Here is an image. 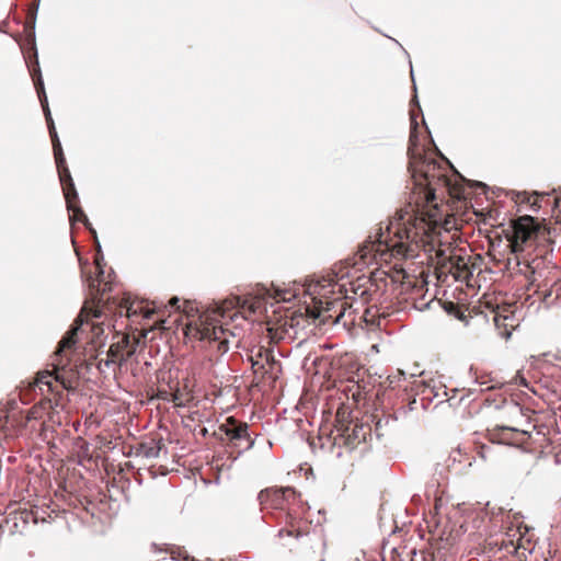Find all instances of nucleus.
<instances>
[{"label": "nucleus", "instance_id": "52", "mask_svg": "<svg viewBox=\"0 0 561 561\" xmlns=\"http://www.w3.org/2000/svg\"><path fill=\"white\" fill-rule=\"evenodd\" d=\"M276 313H278V310L274 309L273 314L275 316Z\"/></svg>", "mask_w": 561, "mask_h": 561}, {"label": "nucleus", "instance_id": "31", "mask_svg": "<svg viewBox=\"0 0 561 561\" xmlns=\"http://www.w3.org/2000/svg\"><path fill=\"white\" fill-rule=\"evenodd\" d=\"M163 445L161 443H153V444H141L139 451L140 454L149 459L158 458L161 451V448Z\"/></svg>", "mask_w": 561, "mask_h": 561}, {"label": "nucleus", "instance_id": "22", "mask_svg": "<svg viewBox=\"0 0 561 561\" xmlns=\"http://www.w3.org/2000/svg\"><path fill=\"white\" fill-rule=\"evenodd\" d=\"M98 359L96 367L102 374H106L108 370L115 373L117 360L121 358L119 355L123 353H95Z\"/></svg>", "mask_w": 561, "mask_h": 561}, {"label": "nucleus", "instance_id": "39", "mask_svg": "<svg viewBox=\"0 0 561 561\" xmlns=\"http://www.w3.org/2000/svg\"><path fill=\"white\" fill-rule=\"evenodd\" d=\"M55 162H56V167L57 168H60L61 165L62 167H67V162H66L65 156L56 158Z\"/></svg>", "mask_w": 561, "mask_h": 561}, {"label": "nucleus", "instance_id": "46", "mask_svg": "<svg viewBox=\"0 0 561 561\" xmlns=\"http://www.w3.org/2000/svg\"><path fill=\"white\" fill-rule=\"evenodd\" d=\"M392 553H398V549L396 547L391 548Z\"/></svg>", "mask_w": 561, "mask_h": 561}, {"label": "nucleus", "instance_id": "12", "mask_svg": "<svg viewBox=\"0 0 561 561\" xmlns=\"http://www.w3.org/2000/svg\"><path fill=\"white\" fill-rule=\"evenodd\" d=\"M219 431L226 435L228 446L238 449V456L254 446L255 439L251 437L250 426L245 422L228 417L226 423L219 425Z\"/></svg>", "mask_w": 561, "mask_h": 561}, {"label": "nucleus", "instance_id": "13", "mask_svg": "<svg viewBox=\"0 0 561 561\" xmlns=\"http://www.w3.org/2000/svg\"><path fill=\"white\" fill-rule=\"evenodd\" d=\"M119 316H125L127 319L135 321L136 318L141 317L142 320H149L157 313L158 304L156 301H148L145 299L131 298L129 295L125 296L117 305Z\"/></svg>", "mask_w": 561, "mask_h": 561}, {"label": "nucleus", "instance_id": "2", "mask_svg": "<svg viewBox=\"0 0 561 561\" xmlns=\"http://www.w3.org/2000/svg\"><path fill=\"white\" fill-rule=\"evenodd\" d=\"M432 226L419 217L412 208L400 210L389 220L386 231L379 228L375 238L369 237L358 249L352 263L354 267L370 264L373 261L396 259H416L421 249L431 251L435 247V236L431 234Z\"/></svg>", "mask_w": 561, "mask_h": 561}, {"label": "nucleus", "instance_id": "40", "mask_svg": "<svg viewBox=\"0 0 561 561\" xmlns=\"http://www.w3.org/2000/svg\"><path fill=\"white\" fill-rule=\"evenodd\" d=\"M31 419H32V416H31V415H30V413L27 412L26 416H25V417H23V419L20 421V423H26V422H28Z\"/></svg>", "mask_w": 561, "mask_h": 561}, {"label": "nucleus", "instance_id": "38", "mask_svg": "<svg viewBox=\"0 0 561 561\" xmlns=\"http://www.w3.org/2000/svg\"><path fill=\"white\" fill-rule=\"evenodd\" d=\"M387 346H388V343H385V342H382V343H373L370 345V351L377 352V351H379L380 347H387Z\"/></svg>", "mask_w": 561, "mask_h": 561}, {"label": "nucleus", "instance_id": "16", "mask_svg": "<svg viewBox=\"0 0 561 561\" xmlns=\"http://www.w3.org/2000/svg\"><path fill=\"white\" fill-rule=\"evenodd\" d=\"M34 58H35V61H34V65L30 66V72H31V76L33 78L36 91L38 93V96H39L41 102H42V106H43L44 112H45V118H46V122H47L50 139H51V141H54L55 139H59V137H58V134H57V130H56V127H55V124H54L50 111L48 108L47 98H46V94H45V91H44V83H43V79H42V76H41V70H39V65H38L37 56L35 55Z\"/></svg>", "mask_w": 561, "mask_h": 561}, {"label": "nucleus", "instance_id": "36", "mask_svg": "<svg viewBox=\"0 0 561 561\" xmlns=\"http://www.w3.org/2000/svg\"><path fill=\"white\" fill-rule=\"evenodd\" d=\"M492 450V448L485 444H481L478 447V454L481 458L486 459L488 454Z\"/></svg>", "mask_w": 561, "mask_h": 561}, {"label": "nucleus", "instance_id": "26", "mask_svg": "<svg viewBox=\"0 0 561 561\" xmlns=\"http://www.w3.org/2000/svg\"><path fill=\"white\" fill-rule=\"evenodd\" d=\"M66 205L67 209L72 213V215L70 216L71 220L83 222L87 228H89L93 233H95V231L92 230V228L90 227V222L87 215L80 207V199L78 194L76 199H71V203H69V201L66 199Z\"/></svg>", "mask_w": 561, "mask_h": 561}, {"label": "nucleus", "instance_id": "25", "mask_svg": "<svg viewBox=\"0 0 561 561\" xmlns=\"http://www.w3.org/2000/svg\"><path fill=\"white\" fill-rule=\"evenodd\" d=\"M18 410L16 397L7 400L4 408L0 411V432L8 427L11 419H15Z\"/></svg>", "mask_w": 561, "mask_h": 561}, {"label": "nucleus", "instance_id": "6", "mask_svg": "<svg viewBox=\"0 0 561 561\" xmlns=\"http://www.w3.org/2000/svg\"><path fill=\"white\" fill-rule=\"evenodd\" d=\"M449 167L448 162L422 158L413 169V178L417 185L425 187L426 205L420 208L410 204L401 210L412 208V211L416 213L419 217L426 219L431 214H437L438 224H442L444 214L439 210L437 194L439 190H445L446 187Z\"/></svg>", "mask_w": 561, "mask_h": 561}, {"label": "nucleus", "instance_id": "49", "mask_svg": "<svg viewBox=\"0 0 561 561\" xmlns=\"http://www.w3.org/2000/svg\"><path fill=\"white\" fill-rule=\"evenodd\" d=\"M128 355V357H130L131 355H135L136 353L134 352H130V353H126Z\"/></svg>", "mask_w": 561, "mask_h": 561}, {"label": "nucleus", "instance_id": "50", "mask_svg": "<svg viewBox=\"0 0 561 561\" xmlns=\"http://www.w3.org/2000/svg\"><path fill=\"white\" fill-rule=\"evenodd\" d=\"M145 365H146V366H150V365H151V363L146 360V362H145Z\"/></svg>", "mask_w": 561, "mask_h": 561}, {"label": "nucleus", "instance_id": "30", "mask_svg": "<svg viewBox=\"0 0 561 561\" xmlns=\"http://www.w3.org/2000/svg\"><path fill=\"white\" fill-rule=\"evenodd\" d=\"M507 431H514V428L505 425H497L494 428L486 431L485 438L492 444H504L503 434Z\"/></svg>", "mask_w": 561, "mask_h": 561}, {"label": "nucleus", "instance_id": "29", "mask_svg": "<svg viewBox=\"0 0 561 561\" xmlns=\"http://www.w3.org/2000/svg\"><path fill=\"white\" fill-rule=\"evenodd\" d=\"M159 307L160 308L157 309V313L162 312V314L165 312V309H168V308H172L175 311H180L182 308V311L184 313H186L187 316H190L191 312L194 310V307L192 306V304L190 301H184L183 306H181L180 299L178 297H172L169 300L168 305L163 306V309H162V306H159Z\"/></svg>", "mask_w": 561, "mask_h": 561}, {"label": "nucleus", "instance_id": "1", "mask_svg": "<svg viewBox=\"0 0 561 561\" xmlns=\"http://www.w3.org/2000/svg\"><path fill=\"white\" fill-rule=\"evenodd\" d=\"M273 299L276 302L287 301L289 298L285 297L282 293L275 291L274 295L270 290L262 289L255 295H248L243 298L239 296H231L220 304H217L211 310H207L204 314L199 316L196 320L190 321L183 329L185 344L192 342V348L197 346L193 344L194 341L202 342L201 348L217 347V351H228L230 347H240L242 339V330L238 325L233 329L229 328V322L241 320L261 321L266 319L268 324L267 332L271 342H278L284 339L286 332L285 327L293 322L291 313L285 311L284 317H275L274 325H271L273 319L268 316L267 305L268 300ZM293 325V323H290Z\"/></svg>", "mask_w": 561, "mask_h": 561}, {"label": "nucleus", "instance_id": "44", "mask_svg": "<svg viewBox=\"0 0 561 561\" xmlns=\"http://www.w3.org/2000/svg\"><path fill=\"white\" fill-rule=\"evenodd\" d=\"M201 433H202V435L206 436V435H207V433H208V431H207V428H206V427H203V428L201 430Z\"/></svg>", "mask_w": 561, "mask_h": 561}, {"label": "nucleus", "instance_id": "51", "mask_svg": "<svg viewBox=\"0 0 561 561\" xmlns=\"http://www.w3.org/2000/svg\"><path fill=\"white\" fill-rule=\"evenodd\" d=\"M423 307H428V304H425L423 306H420V309H422Z\"/></svg>", "mask_w": 561, "mask_h": 561}, {"label": "nucleus", "instance_id": "18", "mask_svg": "<svg viewBox=\"0 0 561 561\" xmlns=\"http://www.w3.org/2000/svg\"><path fill=\"white\" fill-rule=\"evenodd\" d=\"M530 368L539 370L542 375L551 373L554 367L561 369V353H540L530 356Z\"/></svg>", "mask_w": 561, "mask_h": 561}, {"label": "nucleus", "instance_id": "35", "mask_svg": "<svg viewBox=\"0 0 561 561\" xmlns=\"http://www.w3.org/2000/svg\"><path fill=\"white\" fill-rule=\"evenodd\" d=\"M51 144H53V151H54V158L55 159L58 158V157L65 156L59 139H55L54 141H51Z\"/></svg>", "mask_w": 561, "mask_h": 561}, {"label": "nucleus", "instance_id": "27", "mask_svg": "<svg viewBox=\"0 0 561 561\" xmlns=\"http://www.w3.org/2000/svg\"><path fill=\"white\" fill-rule=\"evenodd\" d=\"M514 319L512 317L501 316L499 313H495L494 316V324L499 331V334L504 337L508 339L512 334V331L514 330L513 324Z\"/></svg>", "mask_w": 561, "mask_h": 561}, {"label": "nucleus", "instance_id": "42", "mask_svg": "<svg viewBox=\"0 0 561 561\" xmlns=\"http://www.w3.org/2000/svg\"><path fill=\"white\" fill-rule=\"evenodd\" d=\"M128 335H123L122 336V342H125L126 344H128Z\"/></svg>", "mask_w": 561, "mask_h": 561}, {"label": "nucleus", "instance_id": "54", "mask_svg": "<svg viewBox=\"0 0 561 561\" xmlns=\"http://www.w3.org/2000/svg\"><path fill=\"white\" fill-rule=\"evenodd\" d=\"M374 335L379 336L380 333L379 332H374Z\"/></svg>", "mask_w": 561, "mask_h": 561}, {"label": "nucleus", "instance_id": "33", "mask_svg": "<svg viewBox=\"0 0 561 561\" xmlns=\"http://www.w3.org/2000/svg\"><path fill=\"white\" fill-rule=\"evenodd\" d=\"M19 518L22 519V527H27V525L32 522L33 524H37V516L34 512L27 510L19 511Z\"/></svg>", "mask_w": 561, "mask_h": 561}, {"label": "nucleus", "instance_id": "15", "mask_svg": "<svg viewBox=\"0 0 561 561\" xmlns=\"http://www.w3.org/2000/svg\"><path fill=\"white\" fill-rule=\"evenodd\" d=\"M337 436L335 437L334 445L339 448L342 446L352 450L355 447L356 442L360 443L366 438L365 426L363 424H354L351 422L340 421L337 426Z\"/></svg>", "mask_w": 561, "mask_h": 561}, {"label": "nucleus", "instance_id": "45", "mask_svg": "<svg viewBox=\"0 0 561 561\" xmlns=\"http://www.w3.org/2000/svg\"><path fill=\"white\" fill-rule=\"evenodd\" d=\"M114 346H115V345H114V344H112L107 351H110V352H113V351H119V350H118V347L114 348Z\"/></svg>", "mask_w": 561, "mask_h": 561}, {"label": "nucleus", "instance_id": "47", "mask_svg": "<svg viewBox=\"0 0 561 561\" xmlns=\"http://www.w3.org/2000/svg\"><path fill=\"white\" fill-rule=\"evenodd\" d=\"M148 354H149V355H150V357L152 358V357H153V354L159 355L160 353H152V352H149Z\"/></svg>", "mask_w": 561, "mask_h": 561}, {"label": "nucleus", "instance_id": "21", "mask_svg": "<svg viewBox=\"0 0 561 561\" xmlns=\"http://www.w3.org/2000/svg\"><path fill=\"white\" fill-rule=\"evenodd\" d=\"M57 171H58V176L60 180L65 199H68L69 203H71V198H72V201L77 198L78 192L76 190L75 182L70 174V170H69L68 165L67 167L61 165L60 168H57Z\"/></svg>", "mask_w": 561, "mask_h": 561}, {"label": "nucleus", "instance_id": "41", "mask_svg": "<svg viewBox=\"0 0 561 561\" xmlns=\"http://www.w3.org/2000/svg\"><path fill=\"white\" fill-rule=\"evenodd\" d=\"M141 336H142V339H146V337H147L146 327H145V325H142V333H141Z\"/></svg>", "mask_w": 561, "mask_h": 561}, {"label": "nucleus", "instance_id": "17", "mask_svg": "<svg viewBox=\"0 0 561 561\" xmlns=\"http://www.w3.org/2000/svg\"><path fill=\"white\" fill-rule=\"evenodd\" d=\"M416 393L408 387L399 388L397 391V402L393 405L401 403L397 411L392 414V421H397L400 416H407L409 412L415 410L417 403Z\"/></svg>", "mask_w": 561, "mask_h": 561}, {"label": "nucleus", "instance_id": "34", "mask_svg": "<svg viewBox=\"0 0 561 561\" xmlns=\"http://www.w3.org/2000/svg\"><path fill=\"white\" fill-rule=\"evenodd\" d=\"M444 308L445 310L448 312V313H454L456 314L458 318H461L462 314L460 313L459 309H458V306L451 301H448L444 305Z\"/></svg>", "mask_w": 561, "mask_h": 561}, {"label": "nucleus", "instance_id": "23", "mask_svg": "<svg viewBox=\"0 0 561 561\" xmlns=\"http://www.w3.org/2000/svg\"><path fill=\"white\" fill-rule=\"evenodd\" d=\"M512 199L519 205H529L530 209L537 211L540 206V196L537 193L529 194L527 192L512 191Z\"/></svg>", "mask_w": 561, "mask_h": 561}, {"label": "nucleus", "instance_id": "32", "mask_svg": "<svg viewBox=\"0 0 561 561\" xmlns=\"http://www.w3.org/2000/svg\"><path fill=\"white\" fill-rule=\"evenodd\" d=\"M469 374L474 377V383L484 385L486 382L493 381L491 374L485 373L483 375H479L478 369L473 365L469 367Z\"/></svg>", "mask_w": 561, "mask_h": 561}, {"label": "nucleus", "instance_id": "10", "mask_svg": "<svg viewBox=\"0 0 561 561\" xmlns=\"http://www.w3.org/2000/svg\"><path fill=\"white\" fill-rule=\"evenodd\" d=\"M312 353H308V356L305 357L304 363L310 362V365L314 367L316 375H329L333 373V370L339 367L340 369H344L341 373V376L345 377L348 381L356 382L357 387L360 388L359 382L364 381L360 375L362 371L367 373L371 376L370 369H365L357 362L348 358V353H344L343 355L335 357L324 356L319 353H314V357H311Z\"/></svg>", "mask_w": 561, "mask_h": 561}, {"label": "nucleus", "instance_id": "28", "mask_svg": "<svg viewBox=\"0 0 561 561\" xmlns=\"http://www.w3.org/2000/svg\"><path fill=\"white\" fill-rule=\"evenodd\" d=\"M528 364H530V358L528 359ZM525 369L527 370V374L530 375L534 378L536 377L537 373L541 374L539 370L530 368V366L527 365V368L523 367L522 369H518L516 371V374L513 376V378L511 380V383L529 389V382H528V380H527V378H526V376L524 374Z\"/></svg>", "mask_w": 561, "mask_h": 561}, {"label": "nucleus", "instance_id": "19", "mask_svg": "<svg viewBox=\"0 0 561 561\" xmlns=\"http://www.w3.org/2000/svg\"><path fill=\"white\" fill-rule=\"evenodd\" d=\"M463 178L455 172V174L448 175L446 180L445 190H439L437 202H444L446 197H451L454 199L465 198V185L462 184Z\"/></svg>", "mask_w": 561, "mask_h": 561}, {"label": "nucleus", "instance_id": "20", "mask_svg": "<svg viewBox=\"0 0 561 561\" xmlns=\"http://www.w3.org/2000/svg\"><path fill=\"white\" fill-rule=\"evenodd\" d=\"M175 354L176 353L173 352L164 353L163 359L167 360L168 355H170L172 362H165L164 368H162L159 374V378H161L162 380H167L171 389H176V391H179V376L180 374H183V370L175 366L174 364V362L176 360Z\"/></svg>", "mask_w": 561, "mask_h": 561}, {"label": "nucleus", "instance_id": "8", "mask_svg": "<svg viewBox=\"0 0 561 561\" xmlns=\"http://www.w3.org/2000/svg\"><path fill=\"white\" fill-rule=\"evenodd\" d=\"M300 494L293 486L279 488V489H265L257 494L263 508H271L277 512V518L280 523H285L290 528H280L277 536L294 537L299 539L304 536V533L295 528V523L298 519L296 507L299 505Z\"/></svg>", "mask_w": 561, "mask_h": 561}, {"label": "nucleus", "instance_id": "43", "mask_svg": "<svg viewBox=\"0 0 561 561\" xmlns=\"http://www.w3.org/2000/svg\"><path fill=\"white\" fill-rule=\"evenodd\" d=\"M278 354H279V356H282V357H288L291 353H283V352H279Z\"/></svg>", "mask_w": 561, "mask_h": 561}, {"label": "nucleus", "instance_id": "14", "mask_svg": "<svg viewBox=\"0 0 561 561\" xmlns=\"http://www.w3.org/2000/svg\"><path fill=\"white\" fill-rule=\"evenodd\" d=\"M273 354L263 352L245 353L247 360L250 363L251 369L256 377H264L265 375L277 377L280 373V363L274 358Z\"/></svg>", "mask_w": 561, "mask_h": 561}, {"label": "nucleus", "instance_id": "53", "mask_svg": "<svg viewBox=\"0 0 561 561\" xmlns=\"http://www.w3.org/2000/svg\"><path fill=\"white\" fill-rule=\"evenodd\" d=\"M157 321H160V322L164 323V319H160L159 318Z\"/></svg>", "mask_w": 561, "mask_h": 561}, {"label": "nucleus", "instance_id": "4", "mask_svg": "<svg viewBox=\"0 0 561 561\" xmlns=\"http://www.w3.org/2000/svg\"><path fill=\"white\" fill-rule=\"evenodd\" d=\"M98 270L96 278L90 277L89 288L92 296V307L83 306L79 316L75 320L72 327L62 339L58 342L55 351H66L77 345V343L85 340V345H91L92 351H99L104 346L102 324L94 323L91 318L99 319L110 309V298H105V294L112 290V284L104 279V272L101 267L99 259H95Z\"/></svg>", "mask_w": 561, "mask_h": 561}, {"label": "nucleus", "instance_id": "37", "mask_svg": "<svg viewBox=\"0 0 561 561\" xmlns=\"http://www.w3.org/2000/svg\"><path fill=\"white\" fill-rule=\"evenodd\" d=\"M392 420V414L390 415H383L382 417H380L377 422V428L381 427V425H383V422L385 424H388L389 421Z\"/></svg>", "mask_w": 561, "mask_h": 561}, {"label": "nucleus", "instance_id": "48", "mask_svg": "<svg viewBox=\"0 0 561 561\" xmlns=\"http://www.w3.org/2000/svg\"><path fill=\"white\" fill-rule=\"evenodd\" d=\"M341 456H342V451H341V450H339V451L336 453V457H339V458H340Z\"/></svg>", "mask_w": 561, "mask_h": 561}, {"label": "nucleus", "instance_id": "9", "mask_svg": "<svg viewBox=\"0 0 561 561\" xmlns=\"http://www.w3.org/2000/svg\"><path fill=\"white\" fill-rule=\"evenodd\" d=\"M549 244L537 245L531 251L517 254L516 259H508V265L515 262L516 273L522 274L533 287L548 286L554 279L556 265L551 261Z\"/></svg>", "mask_w": 561, "mask_h": 561}, {"label": "nucleus", "instance_id": "11", "mask_svg": "<svg viewBox=\"0 0 561 561\" xmlns=\"http://www.w3.org/2000/svg\"><path fill=\"white\" fill-rule=\"evenodd\" d=\"M537 234L538 226L534 217L526 215L516 219L506 233L513 259H516L517 254L527 253V249L533 248Z\"/></svg>", "mask_w": 561, "mask_h": 561}, {"label": "nucleus", "instance_id": "5", "mask_svg": "<svg viewBox=\"0 0 561 561\" xmlns=\"http://www.w3.org/2000/svg\"><path fill=\"white\" fill-rule=\"evenodd\" d=\"M344 276L345 274H342L339 278L337 273H333L306 285L305 297L310 298L305 306L308 318L319 319L320 323L341 321L346 310L352 307L347 301L345 285L340 283Z\"/></svg>", "mask_w": 561, "mask_h": 561}, {"label": "nucleus", "instance_id": "3", "mask_svg": "<svg viewBox=\"0 0 561 561\" xmlns=\"http://www.w3.org/2000/svg\"><path fill=\"white\" fill-rule=\"evenodd\" d=\"M83 353H54L53 369L38 371L33 379H26L16 388L21 403L28 404L36 397L43 410L61 405L62 391H72L78 381L91 370V363L82 358Z\"/></svg>", "mask_w": 561, "mask_h": 561}, {"label": "nucleus", "instance_id": "24", "mask_svg": "<svg viewBox=\"0 0 561 561\" xmlns=\"http://www.w3.org/2000/svg\"><path fill=\"white\" fill-rule=\"evenodd\" d=\"M22 519L19 518V511L9 513L2 524L1 528L3 531H8L11 535L23 534L26 527H22Z\"/></svg>", "mask_w": 561, "mask_h": 561}, {"label": "nucleus", "instance_id": "7", "mask_svg": "<svg viewBox=\"0 0 561 561\" xmlns=\"http://www.w3.org/2000/svg\"><path fill=\"white\" fill-rule=\"evenodd\" d=\"M424 221L432 226L431 234L435 236L436 242L433 250L421 249V252L424 253L426 260H432L433 253H435L438 280L445 283L448 277H453L456 282H466L468 284L472 276V266L469 264L470 257L455 253L449 256L445 255V250L442 248L443 243L439 239L443 227L442 224H438L437 214H431L427 219L424 218ZM444 230L447 231V228H444Z\"/></svg>", "mask_w": 561, "mask_h": 561}]
</instances>
